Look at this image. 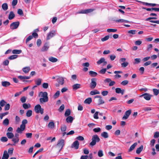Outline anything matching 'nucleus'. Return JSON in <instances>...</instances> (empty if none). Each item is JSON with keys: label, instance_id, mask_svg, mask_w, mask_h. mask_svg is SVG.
<instances>
[{"label": "nucleus", "instance_id": "f257e3e1", "mask_svg": "<svg viewBox=\"0 0 159 159\" xmlns=\"http://www.w3.org/2000/svg\"><path fill=\"white\" fill-rule=\"evenodd\" d=\"M100 140V139L98 135H93L92 137V141L90 143L89 145L91 146H93L96 144L97 142H99Z\"/></svg>", "mask_w": 159, "mask_h": 159}, {"label": "nucleus", "instance_id": "f03ea898", "mask_svg": "<svg viewBox=\"0 0 159 159\" xmlns=\"http://www.w3.org/2000/svg\"><path fill=\"white\" fill-rule=\"evenodd\" d=\"M34 111L37 113H40L43 114L44 112V109L42 108L39 104H37L36 105L34 108Z\"/></svg>", "mask_w": 159, "mask_h": 159}, {"label": "nucleus", "instance_id": "7ed1b4c3", "mask_svg": "<svg viewBox=\"0 0 159 159\" xmlns=\"http://www.w3.org/2000/svg\"><path fill=\"white\" fill-rule=\"evenodd\" d=\"M91 82L90 83L89 87L92 89H94L97 85V79L95 78H93L91 79Z\"/></svg>", "mask_w": 159, "mask_h": 159}, {"label": "nucleus", "instance_id": "20e7f679", "mask_svg": "<svg viewBox=\"0 0 159 159\" xmlns=\"http://www.w3.org/2000/svg\"><path fill=\"white\" fill-rule=\"evenodd\" d=\"M64 139H61L58 140L57 144V146L60 148L59 151L62 149L64 145Z\"/></svg>", "mask_w": 159, "mask_h": 159}, {"label": "nucleus", "instance_id": "39448f33", "mask_svg": "<svg viewBox=\"0 0 159 159\" xmlns=\"http://www.w3.org/2000/svg\"><path fill=\"white\" fill-rule=\"evenodd\" d=\"M19 21L15 22L12 23L10 25V29L12 30L16 29L19 25Z\"/></svg>", "mask_w": 159, "mask_h": 159}, {"label": "nucleus", "instance_id": "423d86ee", "mask_svg": "<svg viewBox=\"0 0 159 159\" xmlns=\"http://www.w3.org/2000/svg\"><path fill=\"white\" fill-rule=\"evenodd\" d=\"M95 9H89L85 10H82L80 11L77 12V13L80 14H87L91 12H93L94 11Z\"/></svg>", "mask_w": 159, "mask_h": 159}, {"label": "nucleus", "instance_id": "0eeeda50", "mask_svg": "<svg viewBox=\"0 0 159 159\" xmlns=\"http://www.w3.org/2000/svg\"><path fill=\"white\" fill-rule=\"evenodd\" d=\"M56 34V31L53 30L47 34V40H48L50 39L52 37L54 36Z\"/></svg>", "mask_w": 159, "mask_h": 159}, {"label": "nucleus", "instance_id": "6e6552de", "mask_svg": "<svg viewBox=\"0 0 159 159\" xmlns=\"http://www.w3.org/2000/svg\"><path fill=\"white\" fill-rule=\"evenodd\" d=\"M79 143L78 141L76 140L72 144L71 148H74L75 149H77L79 148Z\"/></svg>", "mask_w": 159, "mask_h": 159}, {"label": "nucleus", "instance_id": "1a4fd4ad", "mask_svg": "<svg viewBox=\"0 0 159 159\" xmlns=\"http://www.w3.org/2000/svg\"><path fill=\"white\" fill-rule=\"evenodd\" d=\"M143 96L144 98L147 100L148 101L151 99L152 95L149 93H146L140 96V97Z\"/></svg>", "mask_w": 159, "mask_h": 159}, {"label": "nucleus", "instance_id": "9d476101", "mask_svg": "<svg viewBox=\"0 0 159 159\" xmlns=\"http://www.w3.org/2000/svg\"><path fill=\"white\" fill-rule=\"evenodd\" d=\"M131 110H129L127 111H126L123 116L122 117L123 120H126L127 119L131 113Z\"/></svg>", "mask_w": 159, "mask_h": 159}, {"label": "nucleus", "instance_id": "9b49d317", "mask_svg": "<svg viewBox=\"0 0 159 159\" xmlns=\"http://www.w3.org/2000/svg\"><path fill=\"white\" fill-rule=\"evenodd\" d=\"M95 98H99L98 100V105L103 104L104 103V101L103 100L102 98L100 96L97 95L96 96L94 97Z\"/></svg>", "mask_w": 159, "mask_h": 159}, {"label": "nucleus", "instance_id": "f8f14e48", "mask_svg": "<svg viewBox=\"0 0 159 159\" xmlns=\"http://www.w3.org/2000/svg\"><path fill=\"white\" fill-rule=\"evenodd\" d=\"M49 48V46L48 43H46L42 48L41 51L42 52L46 51Z\"/></svg>", "mask_w": 159, "mask_h": 159}, {"label": "nucleus", "instance_id": "ddd939ff", "mask_svg": "<svg viewBox=\"0 0 159 159\" xmlns=\"http://www.w3.org/2000/svg\"><path fill=\"white\" fill-rule=\"evenodd\" d=\"M57 81L60 84L62 85L64 83V78L61 77H58L57 79Z\"/></svg>", "mask_w": 159, "mask_h": 159}, {"label": "nucleus", "instance_id": "4468645a", "mask_svg": "<svg viewBox=\"0 0 159 159\" xmlns=\"http://www.w3.org/2000/svg\"><path fill=\"white\" fill-rule=\"evenodd\" d=\"M157 18L156 17H150L146 19V21H149L150 22L153 23H157V20H153L152 19H157Z\"/></svg>", "mask_w": 159, "mask_h": 159}, {"label": "nucleus", "instance_id": "2eb2a0df", "mask_svg": "<svg viewBox=\"0 0 159 159\" xmlns=\"http://www.w3.org/2000/svg\"><path fill=\"white\" fill-rule=\"evenodd\" d=\"M143 8L144 9H145L147 10V11H152L153 10L155 11H159V8H146L145 7H143Z\"/></svg>", "mask_w": 159, "mask_h": 159}, {"label": "nucleus", "instance_id": "dca6fc26", "mask_svg": "<svg viewBox=\"0 0 159 159\" xmlns=\"http://www.w3.org/2000/svg\"><path fill=\"white\" fill-rule=\"evenodd\" d=\"M9 157V155L7 151H4L2 159H8Z\"/></svg>", "mask_w": 159, "mask_h": 159}, {"label": "nucleus", "instance_id": "f3484780", "mask_svg": "<svg viewBox=\"0 0 159 159\" xmlns=\"http://www.w3.org/2000/svg\"><path fill=\"white\" fill-rule=\"evenodd\" d=\"M81 85L80 84H76L72 86L73 89L74 90H76L80 88Z\"/></svg>", "mask_w": 159, "mask_h": 159}, {"label": "nucleus", "instance_id": "a211bd4d", "mask_svg": "<svg viewBox=\"0 0 159 159\" xmlns=\"http://www.w3.org/2000/svg\"><path fill=\"white\" fill-rule=\"evenodd\" d=\"M137 143L136 142L134 143L133 145H132L129 148L128 150L129 152H130L132 150H133L134 148H135L136 146L137 145Z\"/></svg>", "mask_w": 159, "mask_h": 159}, {"label": "nucleus", "instance_id": "6ab92c4d", "mask_svg": "<svg viewBox=\"0 0 159 159\" xmlns=\"http://www.w3.org/2000/svg\"><path fill=\"white\" fill-rule=\"evenodd\" d=\"M11 84L8 81H2V85L4 87H7L8 86L10 85Z\"/></svg>", "mask_w": 159, "mask_h": 159}, {"label": "nucleus", "instance_id": "aec40b11", "mask_svg": "<svg viewBox=\"0 0 159 159\" xmlns=\"http://www.w3.org/2000/svg\"><path fill=\"white\" fill-rule=\"evenodd\" d=\"M15 17V15L13 12L12 11H11L9 15L8 19L9 20H11L14 18Z\"/></svg>", "mask_w": 159, "mask_h": 159}, {"label": "nucleus", "instance_id": "412c9836", "mask_svg": "<svg viewBox=\"0 0 159 159\" xmlns=\"http://www.w3.org/2000/svg\"><path fill=\"white\" fill-rule=\"evenodd\" d=\"M73 118L71 116H68L66 119V121L67 123H72L73 121Z\"/></svg>", "mask_w": 159, "mask_h": 159}, {"label": "nucleus", "instance_id": "4be33fe9", "mask_svg": "<svg viewBox=\"0 0 159 159\" xmlns=\"http://www.w3.org/2000/svg\"><path fill=\"white\" fill-rule=\"evenodd\" d=\"M30 70V68L29 66L24 67L22 69L23 71L25 73H28Z\"/></svg>", "mask_w": 159, "mask_h": 159}, {"label": "nucleus", "instance_id": "5701e85b", "mask_svg": "<svg viewBox=\"0 0 159 159\" xmlns=\"http://www.w3.org/2000/svg\"><path fill=\"white\" fill-rule=\"evenodd\" d=\"M6 135L8 139H12L14 137V134L11 132H7V133Z\"/></svg>", "mask_w": 159, "mask_h": 159}, {"label": "nucleus", "instance_id": "b1692460", "mask_svg": "<svg viewBox=\"0 0 159 159\" xmlns=\"http://www.w3.org/2000/svg\"><path fill=\"white\" fill-rule=\"evenodd\" d=\"M99 94H100L99 92L97 90L92 91L90 92V94L92 95Z\"/></svg>", "mask_w": 159, "mask_h": 159}, {"label": "nucleus", "instance_id": "393cba45", "mask_svg": "<svg viewBox=\"0 0 159 159\" xmlns=\"http://www.w3.org/2000/svg\"><path fill=\"white\" fill-rule=\"evenodd\" d=\"M143 148V146H141L139 148H138L136 150V153L137 154H139L142 151Z\"/></svg>", "mask_w": 159, "mask_h": 159}, {"label": "nucleus", "instance_id": "a878e982", "mask_svg": "<svg viewBox=\"0 0 159 159\" xmlns=\"http://www.w3.org/2000/svg\"><path fill=\"white\" fill-rule=\"evenodd\" d=\"M12 141L14 143H15L14 144H13L14 145H15V144L18 143L19 141V138H16V137H13L12 138Z\"/></svg>", "mask_w": 159, "mask_h": 159}, {"label": "nucleus", "instance_id": "bb28decb", "mask_svg": "<svg viewBox=\"0 0 159 159\" xmlns=\"http://www.w3.org/2000/svg\"><path fill=\"white\" fill-rule=\"evenodd\" d=\"M101 136L105 138H107L108 137V135L107 132H104L101 134Z\"/></svg>", "mask_w": 159, "mask_h": 159}, {"label": "nucleus", "instance_id": "cd10ccee", "mask_svg": "<svg viewBox=\"0 0 159 159\" xmlns=\"http://www.w3.org/2000/svg\"><path fill=\"white\" fill-rule=\"evenodd\" d=\"M48 99H45L43 98H40L39 99L40 102L41 103H43L44 102H48Z\"/></svg>", "mask_w": 159, "mask_h": 159}, {"label": "nucleus", "instance_id": "c85d7f7f", "mask_svg": "<svg viewBox=\"0 0 159 159\" xmlns=\"http://www.w3.org/2000/svg\"><path fill=\"white\" fill-rule=\"evenodd\" d=\"M49 60L52 62H55L57 61V59L56 58L50 57L49 58Z\"/></svg>", "mask_w": 159, "mask_h": 159}, {"label": "nucleus", "instance_id": "c756f323", "mask_svg": "<svg viewBox=\"0 0 159 159\" xmlns=\"http://www.w3.org/2000/svg\"><path fill=\"white\" fill-rule=\"evenodd\" d=\"M89 74L92 77H93L96 76L98 75L97 73L93 71H90L89 72Z\"/></svg>", "mask_w": 159, "mask_h": 159}, {"label": "nucleus", "instance_id": "7c9ffc66", "mask_svg": "<svg viewBox=\"0 0 159 159\" xmlns=\"http://www.w3.org/2000/svg\"><path fill=\"white\" fill-rule=\"evenodd\" d=\"M35 82L36 84L37 85L39 86L41 84L42 79L40 78H39L37 80H35Z\"/></svg>", "mask_w": 159, "mask_h": 159}, {"label": "nucleus", "instance_id": "2f4dec72", "mask_svg": "<svg viewBox=\"0 0 159 159\" xmlns=\"http://www.w3.org/2000/svg\"><path fill=\"white\" fill-rule=\"evenodd\" d=\"M23 107L25 109H28L31 106L30 104H27L26 103H24L23 104Z\"/></svg>", "mask_w": 159, "mask_h": 159}, {"label": "nucleus", "instance_id": "473e14b6", "mask_svg": "<svg viewBox=\"0 0 159 159\" xmlns=\"http://www.w3.org/2000/svg\"><path fill=\"white\" fill-rule=\"evenodd\" d=\"M22 52L21 50L14 49L12 50V53L14 54H19Z\"/></svg>", "mask_w": 159, "mask_h": 159}, {"label": "nucleus", "instance_id": "72a5a7b5", "mask_svg": "<svg viewBox=\"0 0 159 159\" xmlns=\"http://www.w3.org/2000/svg\"><path fill=\"white\" fill-rule=\"evenodd\" d=\"M92 101V100L91 98H89L86 99L84 101V103H85L90 104Z\"/></svg>", "mask_w": 159, "mask_h": 159}, {"label": "nucleus", "instance_id": "f704fd0d", "mask_svg": "<svg viewBox=\"0 0 159 159\" xmlns=\"http://www.w3.org/2000/svg\"><path fill=\"white\" fill-rule=\"evenodd\" d=\"M2 9L4 11H6L8 9V5L7 3H4L2 5Z\"/></svg>", "mask_w": 159, "mask_h": 159}, {"label": "nucleus", "instance_id": "c9c22d12", "mask_svg": "<svg viewBox=\"0 0 159 159\" xmlns=\"http://www.w3.org/2000/svg\"><path fill=\"white\" fill-rule=\"evenodd\" d=\"M47 95H48V93L46 92H39V96L41 97H42Z\"/></svg>", "mask_w": 159, "mask_h": 159}, {"label": "nucleus", "instance_id": "e433bc0d", "mask_svg": "<svg viewBox=\"0 0 159 159\" xmlns=\"http://www.w3.org/2000/svg\"><path fill=\"white\" fill-rule=\"evenodd\" d=\"M116 22H120V23H124V22H125V23H128L129 22V21L128 20H124L123 19H119L118 20H116Z\"/></svg>", "mask_w": 159, "mask_h": 159}, {"label": "nucleus", "instance_id": "4c0bfd02", "mask_svg": "<svg viewBox=\"0 0 159 159\" xmlns=\"http://www.w3.org/2000/svg\"><path fill=\"white\" fill-rule=\"evenodd\" d=\"M18 57V55H13L11 56L8 57V59L10 60L15 59Z\"/></svg>", "mask_w": 159, "mask_h": 159}, {"label": "nucleus", "instance_id": "58836bf2", "mask_svg": "<svg viewBox=\"0 0 159 159\" xmlns=\"http://www.w3.org/2000/svg\"><path fill=\"white\" fill-rule=\"evenodd\" d=\"M9 124V120L8 119L6 118L3 121V124L4 125L7 126Z\"/></svg>", "mask_w": 159, "mask_h": 159}, {"label": "nucleus", "instance_id": "ea45409f", "mask_svg": "<svg viewBox=\"0 0 159 159\" xmlns=\"http://www.w3.org/2000/svg\"><path fill=\"white\" fill-rule=\"evenodd\" d=\"M54 126V123L53 122H50L48 124V127L51 129L53 128Z\"/></svg>", "mask_w": 159, "mask_h": 159}, {"label": "nucleus", "instance_id": "a19ab883", "mask_svg": "<svg viewBox=\"0 0 159 159\" xmlns=\"http://www.w3.org/2000/svg\"><path fill=\"white\" fill-rule=\"evenodd\" d=\"M32 111L31 110H28L26 112V115L28 117L31 116L32 115Z\"/></svg>", "mask_w": 159, "mask_h": 159}, {"label": "nucleus", "instance_id": "79ce46f5", "mask_svg": "<svg viewBox=\"0 0 159 159\" xmlns=\"http://www.w3.org/2000/svg\"><path fill=\"white\" fill-rule=\"evenodd\" d=\"M67 126L66 125H64L61 126V131L62 132H64L66 130Z\"/></svg>", "mask_w": 159, "mask_h": 159}, {"label": "nucleus", "instance_id": "37998d69", "mask_svg": "<svg viewBox=\"0 0 159 159\" xmlns=\"http://www.w3.org/2000/svg\"><path fill=\"white\" fill-rule=\"evenodd\" d=\"M70 114V111L69 109H67L65 112V116H69Z\"/></svg>", "mask_w": 159, "mask_h": 159}, {"label": "nucleus", "instance_id": "c03bdc74", "mask_svg": "<svg viewBox=\"0 0 159 159\" xmlns=\"http://www.w3.org/2000/svg\"><path fill=\"white\" fill-rule=\"evenodd\" d=\"M153 91L154 95L156 96L158 95L159 93V89L158 90L155 89H153Z\"/></svg>", "mask_w": 159, "mask_h": 159}, {"label": "nucleus", "instance_id": "a18cd8bd", "mask_svg": "<svg viewBox=\"0 0 159 159\" xmlns=\"http://www.w3.org/2000/svg\"><path fill=\"white\" fill-rule=\"evenodd\" d=\"M6 103L7 102L5 101L4 100H2L0 102V106L1 107H3L5 105Z\"/></svg>", "mask_w": 159, "mask_h": 159}, {"label": "nucleus", "instance_id": "49530a36", "mask_svg": "<svg viewBox=\"0 0 159 159\" xmlns=\"http://www.w3.org/2000/svg\"><path fill=\"white\" fill-rule=\"evenodd\" d=\"M105 61V59L104 58H101L100 60H98L97 62V63L98 64H100L103 62H104V61Z\"/></svg>", "mask_w": 159, "mask_h": 159}, {"label": "nucleus", "instance_id": "de8ad7c7", "mask_svg": "<svg viewBox=\"0 0 159 159\" xmlns=\"http://www.w3.org/2000/svg\"><path fill=\"white\" fill-rule=\"evenodd\" d=\"M60 92L59 91H57L54 95V98H58L60 95Z\"/></svg>", "mask_w": 159, "mask_h": 159}, {"label": "nucleus", "instance_id": "09e8293b", "mask_svg": "<svg viewBox=\"0 0 159 159\" xmlns=\"http://www.w3.org/2000/svg\"><path fill=\"white\" fill-rule=\"evenodd\" d=\"M107 31V32L109 33L111 32H115L117 31V30L116 29H108Z\"/></svg>", "mask_w": 159, "mask_h": 159}, {"label": "nucleus", "instance_id": "8fccbe9b", "mask_svg": "<svg viewBox=\"0 0 159 159\" xmlns=\"http://www.w3.org/2000/svg\"><path fill=\"white\" fill-rule=\"evenodd\" d=\"M10 108V105L8 103L5 105V107H4V110L5 111H8V110Z\"/></svg>", "mask_w": 159, "mask_h": 159}, {"label": "nucleus", "instance_id": "3c124183", "mask_svg": "<svg viewBox=\"0 0 159 159\" xmlns=\"http://www.w3.org/2000/svg\"><path fill=\"white\" fill-rule=\"evenodd\" d=\"M101 129L99 127L95 128L93 129V131L95 133H97L100 132Z\"/></svg>", "mask_w": 159, "mask_h": 159}, {"label": "nucleus", "instance_id": "603ef678", "mask_svg": "<svg viewBox=\"0 0 159 159\" xmlns=\"http://www.w3.org/2000/svg\"><path fill=\"white\" fill-rule=\"evenodd\" d=\"M0 140L2 142H6L7 141L8 139L6 137H3L1 138Z\"/></svg>", "mask_w": 159, "mask_h": 159}, {"label": "nucleus", "instance_id": "864d4df0", "mask_svg": "<svg viewBox=\"0 0 159 159\" xmlns=\"http://www.w3.org/2000/svg\"><path fill=\"white\" fill-rule=\"evenodd\" d=\"M98 155L100 157H102L103 156V151L102 150H100L98 151Z\"/></svg>", "mask_w": 159, "mask_h": 159}, {"label": "nucleus", "instance_id": "5fc2aeb1", "mask_svg": "<svg viewBox=\"0 0 159 159\" xmlns=\"http://www.w3.org/2000/svg\"><path fill=\"white\" fill-rule=\"evenodd\" d=\"M129 63L126 62L125 61L124 62H123L121 63V66L122 67H126L128 65Z\"/></svg>", "mask_w": 159, "mask_h": 159}, {"label": "nucleus", "instance_id": "6e6d98bb", "mask_svg": "<svg viewBox=\"0 0 159 159\" xmlns=\"http://www.w3.org/2000/svg\"><path fill=\"white\" fill-rule=\"evenodd\" d=\"M42 87L44 89H47L48 87V83H44L42 84Z\"/></svg>", "mask_w": 159, "mask_h": 159}, {"label": "nucleus", "instance_id": "4d7b16f0", "mask_svg": "<svg viewBox=\"0 0 159 159\" xmlns=\"http://www.w3.org/2000/svg\"><path fill=\"white\" fill-rule=\"evenodd\" d=\"M141 61V59L139 58H137L134 59V64H138Z\"/></svg>", "mask_w": 159, "mask_h": 159}, {"label": "nucleus", "instance_id": "13d9d810", "mask_svg": "<svg viewBox=\"0 0 159 159\" xmlns=\"http://www.w3.org/2000/svg\"><path fill=\"white\" fill-rule=\"evenodd\" d=\"M136 31L135 30H130L128 31V33L129 34H136Z\"/></svg>", "mask_w": 159, "mask_h": 159}, {"label": "nucleus", "instance_id": "bf43d9fd", "mask_svg": "<svg viewBox=\"0 0 159 159\" xmlns=\"http://www.w3.org/2000/svg\"><path fill=\"white\" fill-rule=\"evenodd\" d=\"M109 38V36L108 35H107L105 36L104 37L102 38L101 39V40L102 42H104V41H106Z\"/></svg>", "mask_w": 159, "mask_h": 159}, {"label": "nucleus", "instance_id": "052dcab7", "mask_svg": "<svg viewBox=\"0 0 159 159\" xmlns=\"http://www.w3.org/2000/svg\"><path fill=\"white\" fill-rule=\"evenodd\" d=\"M128 82L129 81L128 80H125L122 81L121 83V84L124 86L127 85L128 84Z\"/></svg>", "mask_w": 159, "mask_h": 159}, {"label": "nucleus", "instance_id": "680f3d73", "mask_svg": "<svg viewBox=\"0 0 159 159\" xmlns=\"http://www.w3.org/2000/svg\"><path fill=\"white\" fill-rule=\"evenodd\" d=\"M64 104H62L58 110L60 112H62L64 110Z\"/></svg>", "mask_w": 159, "mask_h": 159}, {"label": "nucleus", "instance_id": "e2e57ef3", "mask_svg": "<svg viewBox=\"0 0 159 159\" xmlns=\"http://www.w3.org/2000/svg\"><path fill=\"white\" fill-rule=\"evenodd\" d=\"M98 112L96 111L93 115V117L95 119H98Z\"/></svg>", "mask_w": 159, "mask_h": 159}, {"label": "nucleus", "instance_id": "0e129e2a", "mask_svg": "<svg viewBox=\"0 0 159 159\" xmlns=\"http://www.w3.org/2000/svg\"><path fill=\"white\" fill-rule=\"evenodd\" d=\"M152 109L150 107H145L143 108V110L145 111H148L151 110Z\"/></svg>", "mask_w": 159, "mask_h": 159}, {"label": "nucleus", "instance_id": "69168bd1", "mask_svg": "<svg viewBox=\"0 0 159 159\" xmlns=\"http://www.w3.org/2000/svg\"><path fill=\"white\" fill-rule=\"evenodd\" d=\"M42 43V41L40 39H38L37 41V44L38 47H39Z\"/></svg>", "mask_w": 159, "mask_h": 159}, {"label": "nucleus", "instance_id": "338daca9", "mask_svg": "<svg viewBox=\"0 0 159 159\" xmlns=\"http://www.w3.org/2000/svg\"><path fill=\"white\" fill-rule=\"evenodd\" d=\"M14 149L13 148H10L8 150V153L10 154H12L13 152Z\"/></svg>", "mask_w": 159, "mask_h": 159}, {"label": "nucleus", "instance_id": "774afa93", "mask_svg": "<svg viewBox=\"0 0 159 159\" xmlns=\"http://www.w3.org/2000/svg\"><path fill=\"white\" fill-rule=\"evenodd\" d=\"M159 137V132H156L154 133V137L155 138H158Z\"/></svg>", "mask_w": 159, "mask_h": 159}]
</instances>
